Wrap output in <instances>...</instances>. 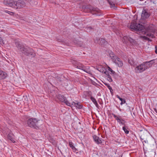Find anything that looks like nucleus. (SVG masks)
I'll return each instance as SVG.
<instances>
[{
	"mask_svg": "<svg viewBox=\"0 0 157 157\" xmlns=\"http://www.w3.org/2000/svg\"><path fill=\"white\" fill-rule=\"evenodd\" d=\"M16 46L20 51L27 56H34V51L29 47H25L18 42H15Z\"/></svg>",
	"mask_w": 157,
	"mask_h": 157,
	"instance_id": "nucleus-1",
	"label": "nucleus"
},
{
	"mask_svg": "<svg viewBox=\"0 0 157 157\" xmlns=\"http://www.w3.org/2000/svg\"><path fill=\"white\" fill-rule=\"evenodd\" d=\"M154 60L143 62L142 63L137 66L135 68V71L136 73H140L146 70L147 68L151 67L154 63Z\"/></svg>",
	"mask_w": 157,
	"mask_h": 157,
	"instance_id": "nucleus-2",
	"label": "nucleus"
},
{
	"mask_svg": "<svg viewBox=\"0 0 157 157\" xmlns=\"http://www.w3.org/2000/svg\"><path fill=\"white\" fill-rule=\"evenodd\" d=\"M82 9L83 11L86 13L90 12L97 16H101L102 14L101 10L98 8L93 7L91 6H83Z\"/></svg>",
	"mask_w": 157,
	"mask_h": 157,
	"instance_id": "nucleus-3",
	"label": "nucleus"
},
{
	"mask_svg": "<svg viewBox=\"0 0 157 157\" xmlns=\"http://www.w3.org/2000/svg\"><path fill=\"white\" fill-rule=\"evenodd\" d=\"M108 56L112 59L113 62L119 67H122L123 65L121 59L116 56L113 52H111Z\"/></svg>",
	"mask_w": 157,
	"mask_h": 157,
	"instance_id": "nucleus-4",
	"label": "nucleus"
},
{
	"mask_svg": "<svg viewBox=\"0 0 157 157\" xmlns=\"http://www.w3.org/2000/svg\"><path fill=\"white\" fill-rule=\"evenodd\" d=\"M39 121V120H37L36 118H31L27 121V123L29 127L37 129L39 128L40 126Z\"/></svg>",
	"mask_w": 157,
	"mask_h": 157,
	"instance_id": "nucleus-5",
	"label": "nucleus"
},
{
	"mask_svg": "<svg viewBox=\"0 0 157 157\" xmlns=\"http://www.w3.org/2000/svg\"><path fill=\"white\" fill-rule=\"evenodd\" d=\"M130 28L132 31H136L143 32L142 30H143L144 27L143 25L140 24H138L136 22H132L130 26Z\"/></svg>",
	"mask_w": 157,
	"mask_h": 157,
	"instance_id": "nucleus-6",
	"label": "nucleus"
},
{
	"mask_svg": "<svg viewBox=\"0 0 157 157\" xmlns=\"http://www.w3.org/2000/svg\"><path fill=\"white\" fill-rule=\"evenodd\" d=\"M25 6V0H18L15 1L14 8L21 9Z\"/></svg>",
	"mask_w": 157,
	"mask_h": 157,
	"instance_id": "nucleus-7",
	"label": "nucleus"
},
{
	"mask_svg": "<svg viewBox=\"0 0 157 157\" xmlns=\"http://www.w3.org/2000/svg\"><path fill=\"white\" fill-rule=\"evenodd\" d=\"M113 115L115 119L117 121L118 123L120 124H121L123 126L126 125V123L125 120L124 119L121 118V117L119 116H117L115 114H112Z\"/></svg>",
	"mask_w": 157,
	"mask_h": 157,
	"instance_id": "nucleus-8",
	"label": "nucleus"
},
{
	"mask_svg": "<svg viewBox=\"0 0 157 157\" xmlns=\"http://www.w3.org/2000/svg\"><path fill=\"white\" fill-rule=\"evenodd\" d=\"M15 1L13 0H4V4L7 6L11 7L14 8Z\"/></svg>",
	"mask_w": 157,
	"mask_h": 157,
	"instance_id": "nucleus-9",
	"label": "nucleus"
},
{
	"mask_svg": "<svg viewBox=\"0 0 157 157\" xmlns=\"http://www.w3.org/2000/svg\"><path fill=\"white\" fill-rule=\"evenodd\" d=\"M150 15L149 13L148 12L145 10L143 9L141 15V18L143 20H145L149 17Z\"/></svg>",
	"mask_w": 157,
	"mask_h": 157,
	"instance_id": "nucleus-10",
	"label": "nucleus"
},
{
	"mask_svg": "<svg viewBox=\"0 0 157 157\" xmlns=\"http://www.w3.org/2000/svg\"><path fill=\"white\" fill-rule=\"evenodd\" d=\"M144 33L147 36L152 38L154 37V32L153 30L149 28L146 30V32H144Z\"/></svg>",
	"mask_w": 157,
	"mask_h": 157,
	"instance_id": "nucleus-11",
	"label": "nucleus"
},
{
	"mask_svg": "<svg viewBox=\"0 0 157 157\" xmlns=\"http://www.w3.org/2000/svg\"><path fill=\"white\" fill-rule=\"evenodd\" d=\"M94 42L95 43L99 44L101 45H105L107 43L105 39L103 38L99 39L98 40V39L96 40H95Z\"/></svg>",
	"mask_w": 157,
	"mask_h": 157,
	"instance_id": "nucleus-12",
	"label": "nucleus"
},
{
	"mask_svg": "<svg viewBox=\"0 0 157 157\" xmlns=\"http://www.w3.org/2000/svg\"><path fill=\"white\" fill-rule=\"evenodd\" d=\"M93 137L94 141L97 144H99L101 143V140L96 135H94Z\"/></svg>",
	"mask_w": 157,
	"mask_h": 157,
	"instance_id": "nucleus-13",
	"label": "nucleus"
},
{
	"mask_svg": "<svg viewBox=\"0 0 157 157\" xmlns=\"http://www.w3.org/2000/svg\"><path fill=\"white\" fill-rule=\"evenodd\" d=\"M56 97L59 101L62 102H63V101H65V99L66 98L63 95L59 94L56 95Z\"/></svg>",
	"mask_w": 157,
	"mask_h": 157,
	"instance_id": "nucleus-14",
	"label": "nucleus"
},
{
	"mask_svg": "<svg viewBox=\"0 0 157 157\" xmlns=\"http://www.w3.org/2000/svg\"><path fill=\"white\" fill-rule=\"evenodd\" d=\"M6 76V73L5 72L0 70V79H4Z\"/></svg>",
	"mask_w": 157,
	"mask_h": 157,
	"instance_id": "nucleus-15",
	"label": "nucleus"
},
{
	"mask_svg": "<svg viewBox=\"0 0 157 157\" xmlns=\"http://www.w3.org/2000/svg\"><path fill=\"white\" fill-rule=\"evenodd\" d=\"M8 139L10 140L12 142H15L14 140V136L11 133L9 134L7 136Z\"/></svg>",
	"mask_w": 157,
	"mask_h": 157,
	"instance_id": "nucleus-16",
	"label": "nucleus"
},
{
	"mask_svg": "<svg viewBox=\"0 0 157 157\" xmlns=\"http://www.w3.org/2000/svg\"><path fill=\"white\" fill-rule=\"evenodd\" d=\"M104 71H102V73H104L106 75V77L107 78V80L109 82H112L113 81V80L111 76L110 75L109 73L107 71H105L104 72Z\"/></svg>",
	"mask_w": 157,
	"mask_h": 157,
	"instance_id": "nucleus-17",
	"label": "nucleus"
},
{
	"mask_svg": "<svg viewBox=\"0 0 157 157\" xmlns=\"http://www.w3.org/2000/svg\"><path fill=\"white\" fill-rule=\"evenodd\" d=\"M122 129L124 131L125 134H127L129 133V129L128 127L126 126V125L123 126Z\"/></svg>",
	"mask_w": 157,
	"mask_h": 157,
	"instance_id": "nucleus-18",
	"label": "nucleus"
},
{
	"mask_svg": "<svg viewBox=\"0 0 157 157\" xmlns=\"http://www.w3.org/2000/svg\"><path fill=\"white\" fill-rule=\"evenodd\" d=\"M69 144L70 147L72 148L74 152H75L77 151V149L73 145L72 142H69Z\"/></svg>",
	"mask_w": 157,
	"mask_h": 157,
	"instance_id": "nucleus-19",
	"label": "nucleus"
},
{
	"mask_svg": "<svg viewBox=\"0 0 157 157\" xmlns=\"http://www.w3.org/2000/svg\"><path fill=\"white\" fill-rule=\"evenodd\" d=\"M129 63L131 65L135 66L136 65V63L134 61L133 59H129L128 61Z\"/></svg>",
	"mask_w": 157,
	"mask_h": 157,
	"instance_id": "nucleus-20",
	"label": "nucleus"
},
{
	"mask_svg": "<svg viewBox=\"0 0 157 157\" xmlns=\"http://www.w3.org/2000/svg\"><path fill=\"white\" fill-rule=\"evenodd\" d=\"M129 36H124L123 37V41L124 43H127L128 41Z\"/></svg>",
	"mask_w": 157,
	"mask_h": 157,
	"instance_id": "nucleus-21",
	"label": "nucleus"
},
{
	"mask_svg": "<svg viewBox=\"0 0 157 157\" xmlns=\"http://www.w3.org/2000/svg\"><path fill=\"white\" fill-rule=\"evenodd\" d=\"M108 2L109 3V4L110 5V7L111 8H113V9H115V8L116 7L115 6V5L114 3L112 1L109 0H108Z\"/></svg>",
	"mask_w": 157,
	"mask_h": 157,
	"instance_id": "nucleus-22",
	"label": "nucleus"
},
{
	"mask_svg": "<svg viewBox=\"0 0 157 157\" xmlns=\"http://www.w3.org/2000/svg\"><path fill=\"white\" fill-rule=\"evenodd\" d=\"M77 68L82 70L84 71H85L86 72V71L84 69V66L83 65L79 63L77 66Z\"/></svg>",
	"mask_w": 157,
	"mask_h": 157,
	"instance_id": "nucleus-23",
	"label": "nucleus"
},
{
	"mask_svg": "<svg viewBox=\"0 0 157 157\" xmlns=\"http://www.w3.org/2000/svg\"><path fill=\"white\" fill-rule=\"evenodd\" d=\"M73 104L75 105V106L77 108L79 109H81L82 108V105L78 103H76L74 102H73Z\"/></svg>",
	"mask_w": 157,
	"mask_h": 157,
	"instance_id": "nucleus-24",
	"label": "nucleus"
},
{
	"mask_svg": "<svg viewBox=\"0 0 157 157\" xmlns=\"http://www.w3.org/2000/svg\"><path fill=\"white\" fill-rule=\"evenodd\" d=\"M63 102L66 105L70 106H71V105H73V102L72 104H71L70 102H69L67 100L66 98H65V101H63Z\"/></svg>",
	"mask_w": 157,
	"mask_h": 157,
	"instance_id": "nucleus-25",
	"label": "nucleus"
},
{
	"mask_svg": "<svg viewBox=\"0 0 157 157\" xmlns=\"http://www.w3.org/2000/svg\"><path fill=\"white\" fill-rule=\"evenodd\" d=\"M108 69L110 72V74L112 76L114 75L115 74V72L109 67H108Z\"/></svg>",
	"mask_w": 157,
	"mask_h": 157,
	"instance_id": "nucleus-26",
	"label": "nucleus"
},
{
	"mask_svg": "<svg viewBox=\"0 0 157 157\" xmlns=\"http://www.w3.org/2000/svg\"><path fill=\"white\" fill-rule=\"evenodd\" d=\"M140 37L142 38L143 40H150L149 38L146 37V36H140Z\"/></svg>",
	"mask_w": 157,
	"mask_h": 157,
	"instance_id": "nucleus-27",
	"label": "nucleus"
},
{
	"mask_svg": "<svg viewBox=\"0 0 157 157\" xmlns=\"http://www.w3.org/2000/svg\"><path fill=\"white\" fill-rule=\"evenodd\" d=\"M128 41H129L131 43H133L135 42V40L129 36Z\"/></svg>",
	"mask_w": 157,
	"mask_h": 157,
	"instance_id": "nucleus-28",
	"label": "nucleus"
},
{
	"mask_svg": "<svg viewBox=\"0 0 157 157\" xmlns=\"http://www.w3.org/2000/svg\"><path fill=\"white\" fill-rule=\"evenodd\" d=\"M90 99L93 103H94V102H95L96 101L95 98L92 96H91L90 97Z\"/></svg>",
	"mask_w": 157,
	"mask_h": 157,
	"instance_id": "nucleus-29",
	"label": "nucleus"
},
{
	"mask_svg": "<svg viewBox=\"0 0 157 157\" xmlns=\"http://www.w3.org/2000/svg\"><path fill=\"white\" fill-rule=\"evenodd\" d=\"M5 12L8 13L10 15H13L14 13L10 11H8L7 10H5Z\"/></svg>",
	"mask_w": 157,
	"mask_h": 157,
	"instance_id": "nucleus-30",
	"label": "nucleus"
},
{
	"mask_svg": "<svg viewBox=\"0 0 157 157\" xmlns=\"http://www.w3.org/2000/svg\"><path fill=\"white\" fill-rule=\"evenodd\" d=\"M92 28L90 27H88L86 28V31H90L92 29Z\"/></svg>",
	"mask_w": 157,
	"mask_h": 157,
	"instance_id": "nucleus-31",
	"label": "nucleus"
},
{
	"mask_svg": "<svg viewBox=\"0 0 157 157\" xmlns=\"http://www.w3.org/2000/svg\"><path fill=\"white\" fill-rule=\"evenodd\" d=\"M121 105H122L123 104H124L125 102H126V101H125V99H123L121 101Z\"/></svg>",
	"mask_w": 157,
	"mask_h": 157,
	"instance_id": "nucleus-32",
	"label": "nucleus"
},
{
	"mask_svg": "<svg viewBox=\"0 0 157 157\" xmlns=\"http://www.w3.org/2000/svg\"><path fill=\"white\" fill-rule=\"evenodd\" d=\"M95 105V106L96 107L98 108H99V105L98 104L97 101H96V102H94L93 103Z\"/></svg>",
	"mask_w": 157,
	"mask_h": 157,
	"instance_id": "nucleus-33",
	"label": "nucleus"
},
{
	"mask_svg": "<svg viewBox=\"0 0 157 157\" xmlns=\"http://www.w3.org/2000/svg\"><path fill=\"white\" fill-rule=\"evenodd\" d=\"M95 105V106L96 107L98 108H99V105L98 104L97 101H96V102H94L93 103Z\"/></svg>",
	"mask_w": 157,
	"mask_h": 157,
	"instance_id": "nucleus-34",
	"label": "nucleus"
},
{
	"mask_svg": "<svg viewBox=\"0 0 157 157\" xmlns=\"http://www.w3.org/2000/svg\"><path fill=\"white\" fill-rule=\"evenodd\" d=\"M109 87V90L111 93V94H112L113 93V91L112 89V87L111 86Z\"/></svg>",
	"mask_w": 157,
	"mask_h": 157,
	"instance_id": "nucleus-35",
	"label": "nucleus"
},
{
	"mask_svg": "<svg viewBox=\"0 0 157 157\" xmlns=\"http://www.w3.org/2000/svg\"><path fill=\"white\" fill-rule=\"evenodd\" d=\"M116 97L118 98L121 101L123 99L122 98L120 97L118 95H116Z\"/></svg>",
	"mask_w": 157,
	"mask_h": 157,
	"instance_id": "nucleus-36",
	"label": "nucleus"
},
{
	"mask_svg": "<svg viewBox=\"0 0 157 157\" xmlns=\"http://www.w3.org/2000/svg\"><path fill=\"white\" fill-rule=\"evenodd\" d=\"M105 85L107 86V88L109 89V87H111V86H110V85L109 84H107V83H105Z\"/></svg>",
	"mask_w": 157,
	"mask_h": 157,
	"instance_id": "nucleus-37",
	"label": "nucleus"
},
{
	"mask_svg": "<svg viewBox=\"0 0 157 157\" xmlns=\"http://www.w3.org/2000/svg\"><path fill=\"white\" fill-rule=\"evenodd\" d=\"M155 53L157 54V46H155Z\"/></svg>",
	"mask_w": 157,
	"mask_h": 157,
	"instance_id": "nucleus-38",
	"label": "nucleus"
},
{
	"mask_svg": "<svg viewBox=\"0 0 157 157\" xmlns=\"http://www.w3.org/2000/svg\"><path fill=\"white\" fill-rule=\"evenodd\" d=\"M154 111L156 112L157 113V109H154Z\"/></svg>",
	"mask_w": 157,
	"mask_h": 157,
	"instance_id": "nucleus-39",
	"label": "nucleus"
},
{
	"mask_svg": "<svg viewBox=\"0 0 157 157\" xmlns=\"http://www.w3.org/2000/svg\"><path fill=\"white\" fill-rule=\"evenodd\" d=\"M2 41V39L1 37H0V42H1Z\"/></svg>",
	"mask_w": 157,
	"mask_h": 157,
	"instance_id": "nucleus-40",
	"label": "nucleus"
},
{
	"mask_svg": "<svg viewBox=\"0 0 157 157\" xmlns=\"http://www.w3.org/2000/svg\"><path fill=\"white\" fill-rule=\"evenodd\" d=\"M35 4H37V2H35Z\"/></svg>",
	"mask_w": 157,
	"mask_h": 157,
	"instance_id": "nucleus-41",
	"label": "nucleus"
}]
</instances>
